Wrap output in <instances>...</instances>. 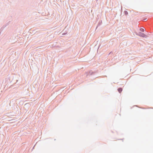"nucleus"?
<instances>
[{"label": "nucleus", "instance_id": "0eeeda50", "mask_svg": "<svg viewBox=\"0 0 153 153\" xmlns=\"http://www.w3.org/2000/svg\"><path fill=\"white\" fill-rule=\"evenodd\" d=\"M67 33H63L62 34V35H65L66 34H67Z\"/></svg>", "mask_w": 153, "mask_h": 153}, {"label": "nucleus", "instance_id": "423d86ee", "mask_svg": "<svg viewBox=\"0 0 153 153\" xmlns=\"http://www.w3.org/2000/svg\"><path fill=\"white\" fill-rule=\"evenodd\" d=\"M140 30L142 32H144V29L143 28H141L140 29Z\"/></svg>", "mask_w": 153, "mask_h": 153}, {"label": "nucleus", "instance_id": "20e7f679", "mask_svg": "<svg viewBox=\"0 0 153 153\" xmlns=\"http://www.w3.org/2000/svg\"><path fill=\"white\" fill-rule=\"evenodd\" d=\"M102 23V21H100L98 24V25H97V27L98 26H100V25Z\"/></svg>", "mask_w": 153, "mask_h": 153}, {"label": "nucleus", "instance_id": "39448f33", "mask_svg": "<svg viewBox=\"0 0 153 153\" xmlns=\"http://www.w3.org/2000/svg\"><path fill=\"white\" fill-rule=\"evenodd\" d=\"M124 13L126 15H127L128 14V12L127 11H124Z\"/></svg>", "mask_w": 153, "mask_h": 153}, {"label": "nucleus", "instance_id": "f03ea898", "mask_svg": "<svg viewBox=\"0 0 153 153\" xmlns=\"http://www.w3.org/2000/svg\"><path fill=\"white\" fill-rule=\"evenodd\" d=\"M96 72L95 71H89L88 73V74H87V76H88L89 75H91L94 74L96 73Z\"/></svg>", "mask_w": 153, "mask_h": 153}, {"label": "nucleus", "instance_id": "f257e3e1", "mask_svg": "<svg viewBox=\"0 0 153 153\" xmlns=\"http://www.w3.org/2000/svg\"><path fill=\"white\" fill-rule=\"evenodd\" d=\"M136 34L143 37H146V35L141 32H139L138 33H137Z\"/></svg>", "mask_w": 153, "mask_h": 153}, {"label": "nucleus", "instance_id": "6e6552de", "mask_svg": "<svg viewBox=\"0 0 153 153\" xmlns=\"http://www.w3.org/2000/svg\"><path fill=\"white\" fill-rule=\"evenodd\" d=\"M57 47H59V48H60V47L59 46H57Z\"/></svg>", "mask_w": 153, "mask_h": 153}, {"label": "nucleus", "instance_id": "7ed1b4c3", "mask_svg": "<svg viewBox=\"0 0 153 153\" xmlns=\"http://www.w3.org/2000/svg\"><path fill=\"white\" fill-rule=\"evenodd\" d=\"M117 90H118V91L119 92V93H120L123 90V89L122 88H118L117 89Z\"/></svg>", "mask_w": 153, "mask_h": 153}, {"label": "nucleus", "instance_id": "1a4fd4ad", "mask_svg": "<svg viewBox=\"0 0 153 153\" xmlns=\"http://www.w3.org/2000/svg\"><path fill=\"white\" fill-rule=\"evenodd\" d=\"M97 0V1H98V0Z\"/></svg>", "mask_w": 153, "mask_h": 153}]
</instances>
